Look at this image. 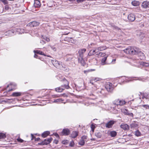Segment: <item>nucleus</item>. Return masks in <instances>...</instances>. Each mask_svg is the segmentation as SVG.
Masks as SVG:
<instances>
[{
  "instance_id": "obj_1",
  "label": "nucleus",
  "mask_w": 149,
  "mask_h": 149,
  "mask_svg": "<svg viewBox=\"0 0 149 149\" xmlns=\"http://www.w3.org/2000/svg\"><path fill=\"white\" fill-rule=\"evenodd\" d=\"M124 52L127 54H135L137 52L136 48L135 47H129L124 50Z\"/></svg>"
},
{
  "instance_id": "obj_2",
  "label": "nucleus",
  "mask_w": 149,
  "mask_h": 149,
  "mask_svg": "<svg viewBox=\"0 0 149 149\" xmlns=\"http://www.w3.org/2000/svg\"><path fill=\"white\" fill-rule=\"evenodd\" d=\"M96 55H97L99 57H102V58L101 59V63L102 65H104L106 63L105 61L108 56L107 54H106L105 53L99 52L98 54H97Z\"/></svg>"
},
{
  "instance_id": "obj_3",
  "label": "nucleus",
  "mask_w": 149,
  "mask_h": 149,
  "mask_svg": "<svg viewBox=\"0 0 149 149\" xmlns=\"http://www.w3.org/2000/svg\"><path fill=\"white\" fill-rule=\"evenodd\" d=\"M105 88L107 91L109 92H111L113 89L112 84L109 82H108L105 85Z\"/></svg>"
},
{
  "instance_id": "obj_4",
  "label": "nucleus",
  "mask_w": 149,
  "mask_h": 149,
  "mask_svg": "<svg viewBox=\"0 0 149 149\" xmlns=\"http://www.w3.org/2000/svg\"><path fill=\"white\" fill-rule=\"evenodd\" d=\"M127 19L130 22H133L135 19V15L133 13H130L127 16Z\"/></svg>"
},
{
  "instance_id": "obj_5",
  "label": "nucleus",
  "mask_w": 149,
  "mask_h": 149,
  "mask_svg": "<svg viewBox=\"0 0 149 149\" xmlns=\"http://www.w3.org/2000/svg\"><path fill=\"white\" fill-rule=\"evenodd\" d=\"M116 121L111 120H110L105 125V127L108 128H112L113 125L116 123Z\"/></svg>"
},
{
  "instance_id": "obj_6",
  "label": "nucleus",
  "mask_w": 149,
  "mask_h": 149,
  "mask_svg": "<svg viewBox=\"0 0 149 149\" xmlns=\"http://www.w3.org/2000/svg\"><path fill=\"white\" fill-rule=\"evenodd\" d=\"M86 51L85 49H79L78 51L79 55L78 57H83L84 54Z\"/></svg>"
},
{
  "instance_id": "obj_7",
  "label": "nucleus",
  "mask_w": 149,
  "mask_h": 149,
  "mask_svg": "<svg viewBox=\"0 0 149 149\" xmlns=\"http://www.w3.org/2000/svg\"><path fill=\"white\" fill-rule=\"evenodd\" d=\"M107 134L108 135L110 136L111 137H113L116 136L117 133L114 131H110L107 132Z\"/></svg>"
},
{
  "instance_id": "obj_8",
  "label": "nucleus",
  "mask_w": 149,
  "mask_h": 149,
  "mask_svg": "<svg viewBox=\"0 0 149 149\" xmlns=\"http://www.w3.org/2000/svg\"><path fill=\"white\" fill-rule=\"evenodd\" d=\"M141 6L143 8H149V2L147 1H143L142 3Z\"/></svg>"
},
{
  "instance_id": "obj_9",
  "label": "nucleus",
  "mask_w": 149,
  "mask_h": 149,
  "mask_svg": "<svg viewBox=\"0 0 149 149\" xmlns=\"http://www.w3.org/2000/svg\"><path fill=\"white\" fill-rule=\"evenodd\" d=\"M78 132L77 131H73L72 132L70 136L72 138H75L78 136Z\"/></svg>"
},
{
  "instance_id": "obj_10",
  "label": "nucleus",
  "mask_w": 149,
  "mask_h": 149,
  "mask_svg": "<svg viewBox=\"0 0 149 149\" xmlns=\"http://www.w3.org/2000/svg\"><path fill=\"white\" fill-rule=\"evenodd\" d=\"M39 24L38 22H32L29 23L28 25L30 27H35L38 26Z\"/></svg>"
},
{
  "instance_id": "obj_11",
  "label": "nucleus",
  "mask_w": 149,
  "mask_h": 149,
  "mask_svg": "<svg viewBox=\"0 0 149 149\" xmlns=\"http://www.w3.org/2000/svg\"><path fill=\"white\" fill-rule=\"evenodd\" d=\"M79 63H80L81 65L83 66H84L85 65V62L83 57H78Z\"/></svg>"
},
{
  "instance_id": "obj_12",
  "label": "nucleus",
  "mask_w": 149,
  "mask_h": 149,
  "mask_svg": "<svg viewBox=\"0 0 149 149\" xmlns=\"http://www.w3.org/2000/svg\"><path fill=\"white\" fill-rule=\"evenodd\" d=\"M120 127L125 130H127L129 128V125L127 124H122L120 125Z\"/></svg>"
},
{
  "instance_id": "obj_13",
  "label": "nucleus",
  "mask_w": 149,
  "mask_h": 149,
  "mask_svg": "<svg viewBox=\"0 0 149 149\" xmlns=\"http://www.w3.org/2000/svg\"><path fill=\"white\" fill-rule=\"evenodd\" d=\"M132 5L135 6H139L140 4V2L139 1L134 0L132 2Z\"/></svg>"
},
{
  "instance_id": "obj_14",
  "label": "nucleus",
  "mask_w": 149,
  "mask_h": 149,
  "mask_svg": "<svg viewBox=\"0 0 149 149\" xmlns=\"http://www.w3.org/2000/svg\"><path fill=\"white\" fill-rule=\"evenodd\" d=\"M136 51L137 52L136 53V54H137L139 56L140 55L142 57H144V53L143 52H141L139 51L138 49L136 48Z\"/></svg>"
},
{
  "instance_id": "obj_15",
  "label": "nucleus",
  "mask_w": 149,
  "mask_h": 149,
  "mask_svg": "<svg viewBox=\"0 0 149 149\" xmlns=\"http://www.w3.org/2000/svg\"><path fill=\"white\" fill-rule=\"evenodd\" d=\"M97 52V49L95 50H92L90 51L88 53V54L89 55H92L96 53Z\"/></svg>"
},
{
  "instance_id": "obj_16",
  "label": "nucleus",
  "mask_w": 149,
  "mask_h": 149,
  "mask_svg": "<svg viewBox=\"0 0 149 149\" xmlns=\"http://www.w3.org/2000/svg\"><path fill=\"white\" fill-rule=\"evenodd\" d=\"M52 140V138L48 139H45L43 141L44 143H45L44 145H47L49 144Z\"/></svg>"
},
{
  "instance_id": "obj_17",
  "label": "nucleus",
  "mask_w": 149,
  "mask_h": 149,
  "mask_svg": "<svg viewBox=\"0 0 149 149\" xmlns=\"http://www.w3.org/2000/svg\"><path fill=\"white\" fill-rule=\"evenodd\" d=\"M50 134V132L49 131H45L42 134V136L43 138L46 137L48 135Z\"/></svg>"
},
{
  "instance_id": "obj_18",
  "label": "nucleus",
  "mask_w": 149,
  "mask_h": 149,
  "mask_svg": "<svg viewBox=\"0 0 149 149\" xmlns=\"http://www.w3.org/2000/svg\"><path fill=\"white\" fill-rule=\"evenodd\" d=\"M34 3L36 5H37V6L35 5L36 7H40L41 5L40 1L38 0H35Z\"/></svg>"
},
{
  "instance_id": "obj_19",
  "label": "nucleus",
  "mask_w": 149,
  "mask_h": 149,
  "mask_svg": "<svg viewBox=\"0 0 149 149\" xmlns=\"http://www.w3.org/2000/svg\"><path fill=\"white\" fill-rule=\"evenodd\" d=\"M52 63L55 66H57L59 65L58 62L56 60H53L52 61Z\"/></svg>"
},
{
  "instance_id": "obj_20",
  "label": "nucleus",
  "mask_w": 149,
  "mask_h": 149,
  "mask_svg": "<svg viewBox=\"0 0 149 149\" xmlns=\"http://www.w3.org/2000/svg\"><path fill=\"white\" fill-rule=\"evenodd\" d=\"M119 105L122 106L125 104L126 103L125 101L123 100H120L119 99Z\"/></svg>"
},
{
  "instance_id": "obj_21",
  "label": "nucleus",
  "mask_w": 149,
  "mask_h": 149,
  "mask_svg": "<svg viewBox=\"0 0 149 149\" xmlns=\"http://www.w3.org/2000/svg\"><path fill=\"white\" fill-rule=\"evenodd\" d=\"M21 94V93L20 92H14L12 93V96L14 97L19 96Z\"/></svg>"
},
{
  "instance_id": "obj_22",
  "label": "nucleus",
  "mask_w": 149,
  "mask_h": 149,
  "mask_svg": "<svg viewBox=\"0 0 149 149\" xmlns=\"http://www.w3.org/2000/svg\"><path fill=\"white\" fill-rule=\"evenodd\" d=\"M106 49L105 46L100 47H98L97 49V52L99 51H102L105 50Z\"/></svg>"
},
{
  "instance_id": "obj_23",
  "label": "nucleus",
  "mask_w": 149,
  "mask_h": 149,
  "mask_svg": "<svg viewBox=\"0 0 149 149\" xmlns=\"http://www.w3.org/2000/svg\"><path fill=\"white\" fill-rule=\"evenodd\" d=\"M134 134L135 136L138 137L141 136V133L139 130H137L135 132Z\"/></svg>"
},
{
  "instance_id": "obj_24",
  "label": "nucleus",
  "mask_w": 149,
  "mask_h": 149,
  "mask_svg": "<svg viewBox=\"0 0 149 149\" xmlns=\"http://www.w3.org/2000/svg\"><path fill=\"white\" fill-rule=\"evenodd\" d=\"M34 52L35 53H36L37 54H39L40 55H45L44 53L40 51L37 50H34Z\"/></svg>"
},
{
  "instance_id": "obj_25",
  "label": "nucleus",
  "mask_w": 149,
  "mask_h": 149,
  "mask_svg": "<svg viewBox=\"0 0 149 149\" xmlns=\"http://www.w3.org/2000/svg\"><path fill=\"white\" fill-rule=\"evenodd\" d=\"M95 135L96 136L99 138H101L102 136L101 133L99 132H95Z\"/></svg>"
},
{
  "instance_id": "obj_26",
  "label": "nucleus",
  "mask_w": 149,
  "mask_h": 149,
  "mask_svg": "<svg viewBox=\"0 0 149 149\" xmlns=\"http://www.w3.org/2000/svg\"><path fill=\"white\" fill-rule=\"evenodd\" d=\"M85 141L81 139L79 142V144L81 146H83L85 144Z\"/></svg>"
},
{
  "instance_id": "obj_27",
  "label": "nucleus",
  "mask_w": 149,
  "mask_h": 149,
  "mask_svg": "<svg viewBox=\"0 0 149 149\" xmlns=\"http://www.w3.org/2000/svg\"><path fill=\"white\" fill-rule=\"evenodd\" d=\"M64 89H63L62 88H61L60 87H59L58 88H56V91L58 92H61L63 91V90H64Z\"/></svg>"
},
{
  "instance_id": "obj_28",
  "label": "nucleus",
  "mask_w": 149,
  "mask_h": 149,
  "mask_svg": "<svg viewBox=\"0 0 149 149\" xmlns=\"http://www.w3.org/2000/svg\"><path fill=\"white\" fill-rule=\"evenodd\" d=\"M45 43V42L42 40H41L40 42L38 43V46H41Z\"/></svg>"
},
{
  "instance_id": "obj_29",
  "label": "nucleus",
  "mask_w": 149,
  "mask_h": 149,
  "mask_svg": "<svg viewBox=\"0 0 149 149\" xmlns=\"http://www.w3.org/2000/svg\"><path fill=\"white\" fill-rule=\"evenodd\" d=\"M119 99H116L114 101L113 103L117 106L119 105Z\"/></svg>"
},
{
  "instance_id": "obj_30",
  "label": "nucleus",
  "mask_w": 149,
  "mask_h": 149,
  "mask_svg": "<svg viewBox=\"0 0 149 149\" xmlns=\"http://www.w3.org/2000/svg\"><path fill=\"white\" fill-rule=\"evenodd\" d=\"M98 78L97 79L96 78H95V79H92L89 82V83L92 85H93V81H95V82H96L97 81H98Z\"/></svg>"
},
{
  "instance_id": "obj_31",
  "label": "nucleus",
  "mask_w": 149,
  "mask_h": 149,
  "mask_svg": "<svg viewBox=\"0 0 149 149\" xmlns=\"http://www.w3.org/2000/svg\"><path fill=\"white\" fill-rule=\"evenodd\" d=\"M6 137V135L5 134L3 133H0V139L5 138Z\"/></svg>"
},
{
  "instance_id": "obj_32",
  "label": "nucleus",
  "mask_w": 149,
  "mask_h": 149,
  "mask_svg": "<svg viewBox=\"0 0 149 149\" xmlns=\"http://www.w3.org/2000/svg\"><path fill=\"white\" fill-rule=\"evenodd\" d=\"M63 101V100H62L61 99H58L56 100H55L54 102H62V101Z\"/></svg>"
},
{
  "instance_id": "obj_33",
  "label": "nucleus",
  "mask_w": 149,
  "mask_h": 149,
  "mask_svg": "<svg viewBox=\"0 0 149 149\" xmlns=\"http://www.w3.org/2000/svg\"><path fill=\"white\" fill-rule=\"evenodd\" d=\"M138 125L136 123H132L130 125V127L131 128H134V127H137Z\"/></svg>"
},
{
  "instance_id": "obj_34",
  "label": "nucleus",
  "mask_w": 149,
  "mask_h": 149,
  "mask_svg": "<svg viewBox=\"0 0 149 149\" xmlns=\"http://www.w3.org/2000/svg\"><path fill=\"white\" fill-rule=\"evenodd\" d=\"M42 38H43L44 40H46L47 42H49L50 41L49 39L47 37L42 36Z\"/></svg>"
},
{
  "instance_id": "obj_35",
  "label": "nucleus",
  "mask_w": 149,
  "mask_h": 149,
  "mask_svg": "<svg viewBox=\"0 0 149 149\" xmlns=\"http://www.w3.org/2000/svg\"><path fill=\"white\" fill-rule=\"evenodd\" d=\"M111 26L114 29H116L118 30H120V29L118 27V26L114 25H111Z\"/></svg>"
},
{
  "instance_id": "obj_36",
  "label": "nucleus",
  "mask_w": 149,
  "mask_h": 149,
  "mask_svg": "<svg viewBox=\"0 0 149 149\" xmlns=\"http://www.w3.org/2000/svg\"><path fill=\"white\" fill-rule=\"evenodd\" d=\"M70 88V87L69 86V82L66 80V89H68Z\"/></svg>"
},
{
  "instance_id": "obj_37",
  "label": "nucleus",
  "mask_w": 149,
  "mask_h": 149,
  "mask_svg": "<svg viewBox=\"0 0 149 149\" xmlns=\"http://www.w3.org/2000/svg\"><path fill=\"white\" fill-rule=\"evenodd\" d=\"M70 131L68 129L66 128V135H68L70 134Z\"/></svg>"
},
{
  "instance_id": "obj_38",
  "label": "nucleus",
  "mask_w": 149,
  "mask_h": 149,
  "mask_svg": "<svg viewBox=\"0 0 149 149\" xmlns=\"http://www.w3.org/2000/svg\"><path fill=\"white\" fill-rule=\"evenodd\" d=\"M74 142L72 140L70 142V143L69 144V146H70L71 147H72L74 146Z\"/></svg>"
},
{
  "instance_id": "obj_39",
  "label": "nucleus",
  "mask_w": 149,
  "mask_h": 149,
  "mask_svg": "<svg viewBox=\"0 0 149 149\" xmlns=\"http://www.w3.org/2000/svg\"><path fill=\"white\" fill-rule=\"evenodd\" d=\"M142 65L145 66L147 67L149 66V63L143 62L142 63Z\"/></svg>"
},
{
  "instance_id": "obj_40",
  "label": "nucleus",
  "mask_w": 149,
  "mask_h": 149,
  "mask_svg": "<svg viewBox=\"0 0 149 149\" xmlns=\"http://www.w3.org/2000/svg\"><path fill=\"white\" fill-rule=\"evenodd\" d=\"M87 136H86L84 135L81 137V139L85 140V139H87Z\"/></svg>"
},
{
  "instance_id": "obj_41",
  "label": "nucleus",
  "mask_w": 149,
  "mask_h": 149,
  "mask_svg": "<svg viewBox=\"0 0 149 149\" xmlns=\"http://www.w3.org/2000/svg\"><path fill=\"white\" fill-rule=\"evenodd\" d=\"M1 1L4 4H6L8 3V1L7 0H1Z\"/></svg>"
},
{
  "instance_id": "obj_42",
  "label": "nucleus",
  "mask_w": 149,
  "mask_h": 149,
  "mask_svg": "<svg viewBox=\"0 0 149 149\" xmlns=\"http://www.w3.org/2000/svg\"><path fill=\"white\" fill-rule=\"evenodd\" d=\"M143 107L145 108L146 109H149V105H143Z\"/></svg>"
},
{
  "instance_id": "obj_43",
  "label": "nucleus",
  "mask_w": 149,
  "mask_h": 149,
  "mask_svg": "<svg viewBox=\"0 0 149 149\" xmlns=\"http://www.w3.org/2000/svg\"><path fill=\"white\" fill-rule=\"evenodd\" d=\"M124 113L125 114L128 115L129 114V113H130L129 111H127V110L125 109V110Z\"/></svg>"
},
{
  "instance_id": "obj_44",
  "label": "nucleus",
  "mask_w": 149,
  "mask_h": 149,
  "mask_svg": "<svg viewBox=\"0 0 149 149\" xmlns=\"http://www.w3.org/2000/svg\"><path fill=\"white\" fill-rule=\"evenodd\" d=\"M65 134V129H64L61 132V134L63 135H64Z\"/></svg>"
},
{
  "instance_id": "obj_45",
  "label": "nucleus",
  "mask_w": 149,
  "mask_h": 149,
  "mask_svg": "<svg viewBox=\"0 0 149 149\" xmlns=\"http://www.w3.org/2000/svg\"><path fill=\"white\" fill-rule=\"evenodd\" d=\"M104 91L103 90H101L100 91H98V93H100L102 94L103 95L104 94Z\"/></svg>"
},
{
  "instance_id": "obj_46",
  "label": "nucleus",
  "mask_w": 149,
  "mask_h": 149,
  "mask_svg": "<svg viewBox=\"0 0 149 149\" xmlns=\"http://www.w3.org/2000/svg\"><path fill=\"white\" fill-rule=\"evenodd\" d=\"M17 140L18 142H20V143H22L24 141L23 140L20 138L17 139Z\"/></svg>"
},
{
  "instance_id": "obj_47",
  "label": "nucleus",
  "mask_w": 149,
  "mask_h": 149,
  "mask_svg": "<svg viewBox=\"0 0 149 149\" xmlns=\"http://www.w3.org/2000/svg\"><path fill=\"white\" fill-rule=\"evenodd\" d=\"M143 96L145 98H147L148 97V95H146V94L143 93Z\"/></svg>"
},
{
  "instance_id": "obj_48",
  "label": "nucleus",
  "mask_w": 149,
  "mask_h": 149,
  "mask_svg": "<svg viewBox=\"0 0 149 149\" xmlns=\"http://www.w3.org/2000/svg\"><path fill=\"white\" fill-rule=\"evenodd\" d=\"M91 127L92 129V130L93 131H94V129L95 128V127L93 125H91Z\"/></svg>"
},
{
  "instance_id": "obj_49",
  "label": "nucleus",
  "mask_w": 149,
  "mask_h": 149,
  "mask_svg": "<svg viewBox=\"0 0 149 149\" xmlns=\"http://www.w3.org/2000/svg\"><path fill=\"white\" fill-rule=\"evenodd\" d=\"M45 143H44V141H42L40 143H38V144L39 145H44Z\"/></svg>"
},
{
  "instance_id": "obj_50",
  "label": "nucleus",
  "mask_w": 149,
  "mask_h": 149,
  "mask_svg": "<svg viewBox=\"0 0 149 149\" xmlns=\"http://www.w3.org/2000/svg\"><path fill=\"white\" fill-rule=\"evenodd\" d=\"M5 8L6 10H8L9 8L8 6V5H6L5 6Z\"/></svg>"
},
{
  "instance_id": "obj_51",
  "label": "nucleus",
  "mask_w": 149,
  "mask_h": 149,
  "mask_svg": "<svg viewBox=\"0 0 149 149\" xmlns=\"http://www.w3.org/2000/svg\"><path fill=\"white\" fill-rule=\"evenodd\" d=\"M116 61V59H114L112 60V61L111 62V63H112L113 64L115 63V61Z\"/></svg>"
},
{
  "instance_id": "obj_52",
  "label": "nucleus",
  "mask_w": 149,
  "mask_h": 149,
  "mask_svg": "<svg viewBox=\"0 0 149 149\" xmlns=\"http://www.w3.org/2000/svg\"><path fill=\"white\" fill-rule=\"evenodd\" d=\"M50 47H51V48L53 50H54V51H56V49L55 47H53L52 46H50Z\"/></svg>"
},
{
  "instance_id": "obj_53",
  "label": "nucleus",
  "mask_w": 149,
  "mask_h": 149,
  "mask_svg": "<svg viewBox=\"0 0 149 149\" xmlns=\"http://www.w3.org/2000/svg\"><path fill=\"white\" fill-rule=\"evenodd\" d=\"M129 116H132V117H133V114L132 113H129V114H128V115Z\"/></svg>"
},
{
  "instance_id": "obj_54",
  "label": "nucleus",
  "mask_w": 149,
  "mask_h": 149,
  "mask_svg": "<svg viewBox=\"0 0 149 149\" xmlns=\"http://www.w3.org/2000/svg\"><path fill=\"white\" fill-rule=\"evenodd\" d=\"M70 41L72 43L73 42L74 40L72 38H70Z\"/></svg>"
},
{
  "instance_id": "obj_55",
  "label": "nucleus",
  "mask_w": 149,
  "mask_h": 149,
  "mask_svg": "<svg viewBox=\"0 0 149 149\" xmlns=\"http://www.w3.org/2000/svg\"><path fill=\"white\" fill-rule=\"evenodd\" d=\"M54 135L56 137H58L59 136L58 134L56 133Z\"/></svg>"
},
{
  "instance_id": "obj_56",
  "label": "nucleus",
  "mask_w": 149,
  "mask_h": 149,
  "mask_svg": "<svg viewBox=\"0 0 149 149\" xmlns=\"http://www.w3.org/2000/svg\"><path fill=\"white\" fill-rule=\"evenodd\" d=\"M65 141H66V147H67V146H66V145L68 144V140H66Z\"/></svg>"
},
{
  "instance_id": "obj_57",
  "label": "nucleus",
  "mask_w": 149,
  "mask_h": 149,
  "mask_svg": "<svg viewBox=\"0 0 149 149\" xmlns=\"http://www.w3.org/2000/svg\"><path fill=\"white\" fill-rule=\"evenodd\" d=\"M38 56L36 54H35V55H34V57L35 58H37V57H38Z\"/></svg>"
},
{
  "instance_id": "obj_58",
  "label": "nucleus",
  "mask_w": 149,
  "mask_h": 149,
  "mask_svg": "<svg viewBox=\"0 0 149 149\" xmlns=\"http://www.w3.org/2000/svg\"><path fill=\"white\" fill-rule=\"evenodd\" d=\"M36 139V140L38 141L40 139L39 138H37Z\"/></svg>"
},
{
  "instance_id": "obj_59",
  "label": "nucleus",
  "mask_w": 149,
  "mask_h": 149,
  "mask_svg": "<svg viewBox=\"0 0 149 149\" xmlns=\"http://www.w3.org/2000/svg\"><path fill=\"white\" fill-rule=\"evenodd\" d=\"M68 39H69V38H68V37H66V40H68Z\"/></svg>"
},
{
  "instance_id": "obj_60",
  "label": "nucleus",
  "mask_w": 149,
  "mask_h": 149,
  "mask_svg": "<svg viewBox=\"0 0 149 149\" xmlns=\"http://www.w3.org/2000/svg\"><path fill=\"white\" fill-rule=\"evenodd\" d=\"M62 143H63V144H65V141H63L62 142Z\"/></svg>"
},
{
  "instance_id": "obj_61",
  "label": "nucleus",
  "mask_w": 149,
  "mask_h": 149,
  "mask_svg": "<svg viewBox=\"0 0 149 149\" xmlns=\"http://www.w3.org/2000/svg\"><path fill=\"white\" fill-rule=\"evenodd\" d=\"M31 136L32 137V138H33L34 137H35V136L33 135L32 134H31Z\"/></svg>"
},
{
  "instance_id": "obj_62",
  "label": "nucleus",
  "mask_w": 149,
  "mask_h": 149,
  "mask_svg": "<svg viewBox=\"0 0 149 149\" xmlns=\"http://www.w3.org/2000/svg\"><path fill=\"white\" fill-rule=\"evenodd\" d=\"M71 59V57L70 58H69V59H68V60H70Z\"/></svg>"
},
{
  "instance_id": "obj_63",
  "label": "nucleus",
  "mask_w": 149,
  "mask_h": 149,
  "mask_svg": "<svg viewBox=\"0 0 149 149\" xmlns=\"http://www.w3.org/2000/svg\"><path fill=\"white\" fill-rule=\"evenodd\" d=\"M12 31H9V33H12Z\"/></svg>"
},
{
  "instance_id": "obj_64",
  "label": "nucleus",
  "mask_w": 149,
  "mask_h": 149,
  "mask_svg": "<svg viewBox=\"0 0 149 149\" xmlns=\"http://www.w3.org/2000/svg\"><path fill=\"white\" fill-rule=\"evenodd\" d=\"M91 71H94L95 70L94 69H91V70H90Z\"/></svg>"
}]
</instances>
